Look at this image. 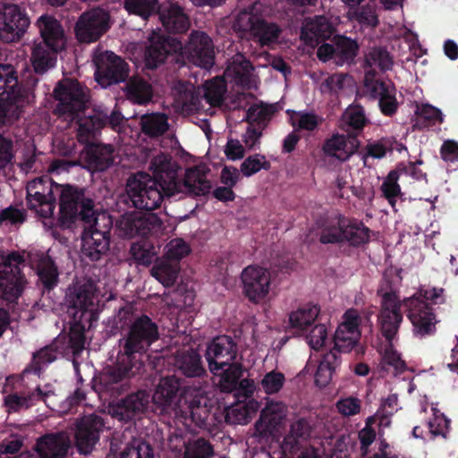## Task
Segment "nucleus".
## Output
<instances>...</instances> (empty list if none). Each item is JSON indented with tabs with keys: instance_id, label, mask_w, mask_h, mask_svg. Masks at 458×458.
Here are the masks:
<instances>
[{
	"instance_id": "obj_18",
	"label": "nucleus",
	"mask_w": 458,
	"mask_h": 458,
	"mask_svg": "<svg viewBox=\"0 0 458 458\" xmlns=\"http://www.w3.org/2000/svg\"><path fill=\"white\" fill-rule=\"evenodd\" d=\"M111 15L108 11L97 7L84 12L75 24V36L81 43L98 41L111 28Z\"/></svg>"
},
{
	"instance_id": "obj_60",
	"label": "nucleus",
	"mask_w": 458,
	"mask_h": 458,
	"mask_svg": "<svg viewBox=\"0 0 458 458\" xmlns=\"http://www.w3.org/2000/svg\"><path fill=\"white\" fill-rule=\"evenodd\" d=\"M165 249L166 250L163 257L171 261L177 262V264H180V261L191 252V247L182 238L171 240L165 246Z\"/></svg>"
},
{
	"instance_id": "obj_13",
	"label": "nucleus",
	"mask_w": 458,
	"mask_h": 458,
	"mask_svg": "<svg viewBox=\"0 0 458 458\" xmlns=\"http://www.w3.org/2000/svg\"><path fill=\"white\" fill-rule=\"evenodd\" d=\"M98 299L93 283L89 282L69 289L66 294L67 314L71 319L85 322L98 319Z\"/></svg>"
},
{
	"instance_id": "obj_63",
	"label": "nucleus",
	"mask_w": 458,
	"mask_h": 458,
	"mask_svg": "<svg viewBox=\"0 0 458 458\" xmlns=\"http://www.w3.org/2000/svg\"><path fill=\"white\" fill-rule=\"evenodd\" d=\"M414 295L429 305H440L445 301V289L441 287H420Z\"/></svg>"
},
{
	"instance_id": "obj_17",
	"label": "nucleus",
	"mask_w": 458,
	"mask_h": 458,
	"mask_svg": "<svg viewBox=\"0 0 458 458\" xmlns=\"http://www.w3.org/2000/svg\"><path fill=\"white\" fill-rule=\"evenodd\" d=\"M95 79L103 88L126 81L130 65L121 56L111 51L95 53Z\"/></svg>"
},
{
	"instance_id": "obj_8",
	"label": "nucleus",
	"mask_w": 458,
	"mask_h": 458,
	"mask_svg": "<svg viewBox=\"0 0 458 458\" xmlns=\"http://www.w3.org/2000/svg\"><path fill=\"white\" fill-rule=\"evenodd\" d=\"M53 96L58 102L54 114H79L89 108V91L76 79L60 80L54 89Z\"/></svg>"
},
{
	"instance_id": "obj_15",
	"label": "nucleus",
	"mask_w": 458,
	"mask_h": 458,
	"mask_svg": "<svg viewBox=\"0 0 458 458\" xmlns=\"http://www.w3.org/2000/svg\"><path fill=\"white\" fill-rule=\"evenodd\" d=\"M61 184L47 177H39L27 185V207L41 217L47 218L54 214L56 196Z\"/></svg>"
},
{
	"instance_id": "obj_30",
	"label": "nucleus",
	"mask_w": 458,
	"mask_h": 458,
	"mask_svg": "<svg viewBox=\"0 0 458 458\" xmlns=\"http://www.w3.org/2000/svg\"><path fill=\"white\" fill-rule=\"evenodd\" d=\"M157 15L168 34H184L190 29V17L184 7L177 2L165 1L161 3Z\"/></svg>"
},
{
	"instance_id": "obj_52",
	"label": "nucleus",
	"mask_w": 458,
	"mask_h": 458,
	"mask_svg": "<svg viewBox=\"0 0 458 458\" xmlns=\"http://www.w3.org/2000/svg\"><path fill=\"white\" fill-rule=\"evenodd\" d=\"M141 118V131L145 135L155 138L163 135L169 129L168 118L170 116H140Z\"/></svg>"
},
{
	"instance_id": "obj_57",
	"label": "nucleus",
	"mask_w": 458,
	"mask_h": 458,
	"mask_svg": "<svg viewBox=\"0 0 458 458\" xmlns=\"http://www.w3.org/2000/svg\"><path fill=\"white\" fill-rule=\"evenodd\" d=\"M113 458H154V450L148 442L139 440L126 446L118 456Z\"/></svg>"
},
{
	"instance_id": "obj_20",
	"label": "nucleus",
	"mask_w": 458,
	"mask_h": 458,
	"mask_svg": "<svg viewBox=\"0 0 458 458\" xmlns=\"http://www.w3.org/2000/svg\"><path fill=\"white\" fill-rule=\"evenodd\" d=\"M189 63L204 69H210L215 64V50L212 38L204 31L192 30L181 51Z\"/></svg>"
},
{
	"instance_id": "obj_23",
	"label": "nucleus",
	"mask_w": 458,
	"mask_h": 458,
	"mask_svg": "<svg viewBox=\"0 0 458 458\" xmlns=\"http://www.w3.org/2000/svg\"><path fill=\"white\" fill-rule=\"evenodd\" d=\"M170 96L175 114H195L202 106V95L191 82L172 81Z\"/></svg>"
},
{
	"instance_id": "obj_40",
	"label": "nucleus",
	"mask_w": 458,
	"mask_h": 458,
	"mask_svg": "<svg viewBox=\"0 0 458 458\" xmlns=\"http://www.w3.org/2000/svg\"><path fill=\"white\" fill-rule=\"evenodd\" d=\"M61 354V349L58 344L54 340L50 344L40 348L32 355L30 363L24 369V372H31L39 376L43 369L56 360L58 355Z\"/></svg>"
},
{
	"instance_id": "obj_37",
	"label": "nucleus",
	"mask_w": 458,
	"mask_h": 458,
	"mask_svg": "<svg viewBox=\"0 0 458 458\" xmlns=\"http://www.w3.org/2000/svg\"><path fill=\"white\" fill-rule=\"evenodd\" d=\"M182 388V383L177 375L162 377L156 386L152 400L162 408L172 406L176 403Z\"/></svg>"
},
{
	"instance_id": "obj_53",
	"label": "nucleus",
	"mask_w": 458,
	"mask_h": 458,
	"mask_svg": "<svg viewBox=\"0 0 458 458\" xmlns=\"http://www.w3.org/2000/svg\"><path fill=\"white\" fill-rule=\"evenodd\" d=\"M382 354L380 366L383 370L387 371L392 367L396 372L402 373L405 369V362L402 360L400 353L394 348L393 342H386Z\"/></svg>"
},
{
	"instance_id": "obj_29",
	"label": "nucleus",
	"mask_w": 458,
	"mask_h": 458,
	"mask_svg": "<svg viewBox=\"0 0 458 458\" xmlns=\"http://www.w3.org/2000/svg\"><path fill=\"white\" fill-rule=\"evenodd\" d=\"M377 72L373 69L366 71L364 85L372 98L378 99V106L383 114H394L398 108L395 89H390L383 81L376 79Z\"/></svg>"
},
{
	"instance_id": "obj_58",
	"label": "nucleus",
	"mask_w": 458,
	"mask_h": 458,
	"mask_svg": "<svg viewBox=\"0 0 458 458\" xmlns=\"http://www.w3.org/2000/svg\"><path fill=\"white\" fill-rule=\"evenodd\" d=\"M214 448L210 442L203 437L190 442L186 446L184 458H210Z\"/></svg>"
},
{
	"instance_id": "obj_46",
	"label": "nucleus",
	"mask_w": 458,
	"mask_h": 458,
	"mask_svg": "<svg viewBox=\"0 0 458 458\" xmlns=\"http://www.w3.org/2000/svg\"><path fill=\"white\" fill-rule=\"evenodd\" d=\"M271 117L272 116H243L241 122H246L248 123L243 140L249 148H254L259 142Z\"/></svg>"
},
{
	"instance_id": "obj_50",
	"label": "nucleus",
	"mask_w": 458,
	"mask_h": 458,
	"mask_svg": "<svg viewBox=\"0 0 458 458\" xmlns=\"http://www.w3.org/2000/svg\"><path fill=\"white\" fill-rule=\"evenodd\" d=\"M127 94L138 104H144L151 100L152 88L148 82L141 78H131L126 84Z\"/></svg>"
},
{
	"instance_id": "obj_56",
	"label": "nucleus",
	"mask_w": 458,
	"mask_h": 458,
	"mask_svg": "<svg viewBox=\"0 0 458 458\" xmlns=\"http://www.w3.org/2000/svg\"><path fill=\"white\" fill-rule=\"evenodd\" d=\"M271 168V163L261 154L249 156L241 164L240 171L246 177H250L260 170L268 171Z\"/></svg>"
},
{
	"instance_id": "obj_61",
	"label": "nucleus",
	"mask_w": 458,
	"mask_h": 458,
	"mask_svg": "<svg viewBox=\"0 0 458 458\" xmlns=\"http://www.w3.org/2000/svg\"><path fill=\"white\" fill-rule=\"evenodd\" d=\"M360 334H351V332H344L342 329H336L334 335V348L331 351H335L339 356L340 352H349L358 343Z\"/></svg>"
},
{
	"instance_id": "obj_6",
	"label": "nucleus",
	"mask_w": 458,
	"mask_h": 458,
	"mask_svg": "<svg viewBox=\"0 0 458 458\" xmlns=\"http://www.w3.org/2000/svg\"><path fill=\"white\" fill-rule=\"evenodd\" d=\"M368 122L367 116H341L338 126L346 132V135L334 133L329 139H327L322 147L324 154L340 161L349 159L360 148L357 137L361 133Z\"/></svg>"
},
{
	"instance_id": "obj_35",
	"label": "nucleus",
	"mask_w": 458,
	"mask_h": 458,
	"mask_svg": "<svg viewBox=\"0 0 458 458\" xmlns=\"http://www.w3.org/2000/svg\"><path fill=\"white\" fill-rule=\"evenodd\" d=\"M114 148L110 144H89L81 151V157L89 170L103 172L114 161Z\"/></svg>"
},
{
	"instance_id": "obj_31",
	"label": "nucleus",
	"mask_w": 458,
	"mask_h": 458,
	"mask_svg": "<svg viewBox=\"0 0 458 458\" xmlns=\"http://www.w3.org/2000/svg\"><path fill=\"white\" fill-rule=\"evenodd\" d=\"M95 321L85 322L78 319H71L69 333L59 335L55 340L61 349L62 355L72 354L73 357L81 355L85 348V332L92 327Z\"/></svg>"
},
{
	"instance_id": "obj_43",
	"label": "nucleus",
	"mask_w": 458,
	"mask_h": 458,
	"mask_svg": "<svg viewBox=\"0 0 458 458\" xmlns=\"http://www.w3.org/2000/svg\"><path fill=\"white\" fill-rule=\"evenodd\" d=\"M180 271V264L163 257L156 260L150 274L165 287H171L176 283Z\"/></svg>"
},
{
	"instance_id": "obj_9",
	"label": "nucleus",
	"mask_w": 458,
	"mask_h": 458,
	"mask_svg": "<svg viewBox=\"0 0 458 458\" xmlns=\"http://www.w3.org/2000/svg\"><path fill=\"white\" fill-rule=\"evenodd\" d=\"M0 263V298L16 301L22 294L27 280L21 267L25 266L24 256L19 251H11L2 257Z\"/></svg>"
},
{
	"instance_id": "obj_54",
	"label": "nucleus",
	"mask_w": 458,
	"mask_h": 458,
	"mask_svg": "<svg viewBox=\"0 0 458 458\" xmlns=\"http://www.w3.org/2000/svg\"><path fill=\"white\" fill-rule=\"evenodd\" d=\"M311 433V427L306 419H299L293 422L289 435L284 438V445L293 448L300 440H307Z\"/></svg>"
},
{
	"instance_id": "obj_19",
	"label": "nucleus",
	"mask_w": 458,
	"mask_h": 458,
	"mask_svg": "<svg viewBox=\"0 0 458 458\" xmlns=\"http://www.w3.org/2000/svg\"><path fill=\"white\" fill-rule=\"evenodd\" d=\"M109 427L106 420L96 413L84 415L75 424L74 445L81 454H89L99 443L101 434Z\"/></svg>"
},
{
	"instance_id": "obj_64",
	"label": "nucleus",
	"mask_w": 458,
	"mask_h": 458,
	"mask_svg": "<svg viewBox=\"0 0 458 458\" xmlns=\"http://www.w3.org/2000/svg\"><path fill=\"white\" fill-rule=\"evenodd\" d=\"M130 253L138 265L149 266L156 257L154 248H145L141 244L132 243Z\"/></svg>"
},
{
	"instance_id": "obj_47",
	"label": "nucleus",
	"mask_w": 458,
	"mask_h": 458,
	"mask_svg": "<svg viewBox=\"0 0 458 458\" xmlns=\"http://www.w3.org/2000/svg\"><path fill=\"white\" fill-rule=\"evenodd\" d=\"M124 9L130 13L148 20L149 17L158 13L161 3L159 0H124Z\"/></svg>"
},
{
	"instance_id": "obj_7",
	"label": "nucleus",
	"mask_w": 458,
	"mask_h": 458,
	"mask_svg": "<svg viewBox=\"0 0 458 458\" xmlns=\"http://www.w3.org/2000/svg\"><path fill=\"white\" fill-rule=\"evenodd\" d=\"M253 9L250 6L239 12L233 23V30L241 38L254 40L261 46L276 42L281 33L279 26L254 13Z\"/></svg>"
},
{
	"instance_id": "obj_41",
	"label": "nucleus",
	"mask_w": 458,
	"mask_h": 458,
	"mask_svg": "<svg viewBox=\"0 0 458 458\" xmlns=\"http://www.w3.org/2000/svg\"><path fill=\"white\" fill-rule=\"evenodd\" d=\"M245 369L242 362L230 361L226 366L218 371L211 372L213 376L218 377V386L224 393H233L237 386L238 380L243 377Z\"/></svg>"
},
{
	"instance_id": "obj_27",
	"label": "nucleus",
	"mask_w": 458,
	"mask_h": 458,
	"mask_svg": "<svg viewBox=\"0 0 458 458\" xmlns=\"http://www.w3.org/2000/svg\"><path fill=\"white\" fill-rule=\"evenodd\" d=\"M287 413V406L282 401L267 399L266 405L255 423L256 437L261 438L272 435L281 425Z\"/></svg>"
},
{
	"instance_id": "obj_28",
	"label": "nucleus",
	"mask_w": 458,
	"mask_h": 458,
	"mask_svg": "<svg viewBox=\"0 0 458 458\" xmlns=\"http://www.w3.org/2000/svg\"><path fill=\"white\" fill-rule=\"evenodd\" d=\"M71 449V438L64 431L46 433L34 445L36 454L40 458H67Z\"/></svg>"
},
{
	"instance_id": "obj_55",
	"label": "nucleus",
	"mask_w": 458,
	"mask_h": 458,
	"mask_svg": "<svg viewBox=\"0 0 458 458\" xmlns=\"http://www.w3.org/2000/svg\"><path fill=\"white\" fill-rule=\"evenodd\" d=\"M365 62L368 66L378 67L382 72L392 69L393 61L388 51L383 47H374L366 55Z\"/></svg>"
},
{
	"instance_id": "obj_33",
	"label": "nucleus",
	"mask_w": 458,
	"mask_h": 458,
	"mask_svg": "<svg viewBox=\"0 0 458 458\" xmlns=\"http://www.w3.org/2000/svg\"><path fill=\"white\" fill-rule=\"evenodd\" d=\"M185 403L187 404L186 411H183L185 418L190 419L199 428L209 429L214 424L211 414L213 406L209 399L197 392L194 395H186Z\"/></svg>"
},
{
	"instance_id": "obj_42",
	"label": "nucleus",
	"mask_w": 458,
	"mask_h": 458,
	"mask_svg": "<svg viewBox=\"0 0 458 458\" xmlns=\"http://www.w3.org/2000/svg\"><path fill=\"white\" fill-rule=\"evenodd\" d=\"M344 242L354 248L367 244L370 240L371 230L363 222L346 216Z\"/></svg>"
},
{
	"instance_id": "obj_39",
	"label": "nucleus",
	"mask_w": 458,
	"mask_h": 458,
	"mask_svg": "<svg viewBox=\"0 0 458 458\" xmlns=\"http://www.w3.org/2000/svg\"><path fill=\"white\" fill-rule=\"evenodd\" d=\"M346 216L338 214L335 217L326 219L320 226L319 242L322 244H336L344 242Z\"/></svg>"
},
{
	"instance_id": "obj_36",
	"label": "nucleus",
	"mask_w": 458,
	"mask_h": 458,
	"mask_svg": "<svg viewBox=\"0 0 458 458\" xmlns=\"http://www.w3.org/2000/svg\"><path fill=\"white\" fill-rule=\"evenodd\" d=\"M174 367L176 374L186 378L204 379L208 377L201 355L192 349L178 354Z\"/></svg>"
},
{
	"instance_id": "obj_5",
	"label": "nucleus",
	"mask_w": 458,
	"mask_h": 458,
	"mask_svg": "<svg viewBox=\"0 0 458 458\" xmlns=\"http://www.w3.org/2000/svg\"><path fill=\"white\" fill-rule=\"evenodd\" d=\"M60 208V223L71 227L77 221L83 224L91 223L98 214L95 209L94 200L87 197L85 189L70 184L61 185L58 190Z\"/></svg>"
},
{
	"instance_id": "obj_11",
	"label": "nucleus",
	"mask_w": 458,
	"mask_h": 458,
	"mask_svg": "<svg viewBox=\"0 0 458 458\" xmlns=\"http://www.w3.org/2000/svg\"><path fill=\"white\" fill-rule=\"evenodd\" d=\"M182 50V43L178 38L164 33L154 32L145 48V68L148 70L157 69L168 59H171V62H175L179 66L184 65Z\"/></svg>"
},
{
	"instance_id": "obj_38",
	"label": "nucleus",
	"mask_w": 458,
	"mask_h": 458,
	"mask_svg": "<svg viewBox=\"0 0 458 458\" xmlns=\"http://www.w3.org/2000/svg\"><path fill=\"white\" fill-rule=\"evenodd\" d=\"M331 29L325 17L316 16L302 28L301 37L307 45L314 47L331 37Z\"/></svg>"
},
{
	"instance_id": "obj_62",
	"label": "nucleus",
	"mask_w": 458,
	"mask_h": 458,
	"mask_svg": "<svg viewBox=\"0 0 458 458\" xmlns=\"http://www.w3.org/2000/svg\"><path fill=\"white\" fill-rule=\"evenodd\" d=\"M284 382L285 377L282 372L272 370L264 376L260 385L266 394H274L283 388Z\"/></svg>"
},
{
	"instance_id": "obj_2",
	"label": "nucleus",
	"mask_w": 458,
	"mask_h": 458,
	"mask_svg": "<svg viewBox=\"0 0 458 458\" xmlns=\"http://www.w3.org/2000/svg\"><path fill=\"white\" fill-rule=\"evenodd\" d=\"M160 337L157 324L148 315L135 316L122 334L116 360L106 366L98 377L101 391L112 397L121 394L126 380L145 371V360L150 346Z\"/></svg>"
},
{
	"instance_id": "obj_12",
	"label": "nucleus",
	"mask_w": 458,
	"mask_h": 458,
	"mask_svg": "<svg viewBox=\"0 0 458 458\" xmlns=\"http://www.w3.org/2000/svg\"><path fill=\"white\" fill-rule=\"evenodd\" d=\"M162 230V219L152 212H125L115 223V231L118 236L123 238L158 235Z\"/></svg>"
},
{
	"instance_id": "obj_26",
	"label": "nucleus",
	"mask_w": 458,
	"mask_h": 458,
	"mask_svg": "<svg viewBox=\"0 0 458 458\" xmlns=\"http://www.w3.org/2000/svg\"><path fill=\"white\" fill-rule=\"evenodd\" d=\"M149 400L150 395L147 391L138 390L117 401H113L110 403V410L114 418L128 422L144 413Z\"/></svg>"
},
{
	"instance_id": "obj_34",
	"label": "nucleus",
	"mask_w": 458,
	"mask_h": 458,
	"mask_svg": "<svg viewBox=\"0 0 458 458\" xmlns=\"http://www.w3.org/2000/svg\"><path fill=\"white\" fill-rule=\"evenodd\" d=\"M72 121L78 118L76 138L79 143L88 147L89 144H97L96 140L100 133V128L103 125V118H110L112 123L118 124L122 121H128L130 118H137L138 116H70Z\"/></svg>"
},
{
	"instance_id": "obj_32",
	"label": "nucleus",
	"mask_w": 458,
	"mask_h": 458,
	"mask_svg": "<svg viewBox=\"0 0 458 458\" xmlns=\"http://www.w3.org/2000/svg\"><path fill=\"white\" fill-rule=\"evenodd\" d=\"M254 66L247 57L237 53L227 63L225 75L242 89H250L256 87Z\"/></svg>"
},
{
	"instance_id": "obj_10",
	"label": "nucleus",
	"mask_w": 458,
	"mask_h": 458,
	"mask_svg": "<svg viewBox=\"0 0 458 458\" xmlns=\"http://www.w3.org/2000/svg\"><path fill=\"white\" fill-rule=\"evenodd\" d=\"M112 221L105 214L98 215L91 223L84 224L81 254L90 261H98L106 254L110 245Z\"/></svg>"
},
{
	"instance_id": "obj_16",
	"label": "nucleus",
	"mask_w": 458,
	"mask_h": 458,
	"mask_svg": "<svg viewBox=\"0 0 458 458\" xmlns=\"http://www.w3.org/2000/svg\"><path fill=\"white\" fill-rule=\"evenodd\" d=\"M407 318L412 326V334L418 338L432 336L437 332L439 322L433 308L417 295L403 301Z\"/></svg>"
},
{
	"instance_id": "obj_25",
	"label": "nucleus",
	"mask_w": 458,
	"mask_h": 458,
	"mask_svg": "<svg viewBox=\"0 0 458 458\" xmlns=\"http://www.w3.org/2000/svg\"><path fill=\"white\" fill-rule=\"evenodd\" d=\"M243 293L252 303H259L268 294L270 289V273L259 266H249L242 272Z\"/></svg>"
},
{
	"instance_id": "obj_51",
	"label": "nucleus",
	"mask_w": 458,
	"mask_h": 458,
	"mask_svg": "<svg viewBox=\"0 0 458 458\" xmlns=\"http://www.w3.org/2000/svg\"><path fill=\"white\" fill-rule=\"evenodd\" d=\"M402 169L395 167L394 170H391L381 185L383 196L392 207H394L396 198L402 194L401 186L398 183V180L402 175L400 174Z\"/></svg>"
},
{
	"instance_id": "obj_49",
	"label": "nucleus",
	"mask_w": 458,
	"mask_h": 458,
	"mask_svg": "<svg viewBox=\"0 0 458 458\" xmlns=\"http://www.w3.org/2000/svg\"><path fill=\"white\" fill-rule=\"evenodd\" d=\"M358 51L359 46L356 41L346 37L340 38L335 44V64L338 66L352 64Z\"/></svg>"
},
{
	"instance_id": "obj_48",
	"label": "nucleus",
	"mask_w": 458,
	"mask_h": 458,
	"mask_svg": "<svg viewBox=\"0 0 458 458\" xmlns=\"http://www.w3.org/2000/svg\"><path fill=\"white\" fill-rule=\"evenodd\" d=\"M318 313L319 309L316 305L298 309L289 315L290 326L301 332H304L313 324Z\"/></svg>"
},
{
	"instance_id": "obj_45",
	"label": "nucleus",
	"mask_w": 458,
	"mask_h": 458,
	"mask_svg": "<svg viewBox=\"0 0 458 458\" xmlns=\"http://www.w3.org/2000/svg\"><path fill=\"white\" fill-rule=\"evenodd\" d=\"M38 282L43 292H50L57 286L59 273L56 265L50 258L40 259L37 267Z\"/></svg>"
},
{
	"instance_id": "obj_21",
	"label": "nucleus",
	"mask_w": 458,
	"mask_h": 458,
	"mask_svg": "<svg viewBox=\"0 0 458 458\" xmlns=\"http://www.w3.org/2000/svg\"><path fill=\"white\" fill-rule=\"evenodd\" d=\"M402 305L395 292L390 291L382 294L377 321L381 335L386 342H394L398 334L403 322Z\"/></svg>"
},
{
	"instance_id": "obj_1",
	"label": "nucleus",
	"mask_w": 458,
	"mask_h": 458,
	"mask_svg": "<svg viewBox=\"0 0 458 458\" xmlns=\"http://www.w3.org/2000/svg\"><path fill=\"white\" fill-rule=\"evenodd\" d=\"M180 166L169 155L160 154L150 163L153 175L139 172L131 175L126 182V193L120 198L130 208L150 212L160 208L165 199H181L185 195L205 196L211 183L206 174L198 167L189 168L183 180H180Z\"/></svg>"
},
{
	"instance_id": "obj_3",
	"label": "nucleus",
	"mask_w": 458,
	"mask_h": 458,
	"mask_svg": "<svg viewBox=\"0 0 458 458\" xmlns=\"http://www.w3.org/2000/svg\"><path fill=\"white\" fill-rule=\"evenodd\" d=\"M203 100L211 107H218L221 111L246 110L245 114H276L283 110L280 102L265 103L256 99L252 93H227L226 81L221 77H216L205 83Z\"/></svg>"
},
{
	"instance_id": "obj_4",
	"label": "nucleus",
	"mask_w": 458,
	"mask_h": 458,
	"mask_svg": "<svg viewBox=\"0 0 458 458\" xmlns=\"http://www.w3.org/2000/svg\"><path fill=\"white\" fill-rule=\"evenodd\" d=\"M36 27L40 40L32 48L31 64L35 73L43 75L55 66L57 55L66 47L67 37L62 22L48 13L38 18Z\"/></svg>"
},
{
	"instance_id": "obj_14",
	"label": "nucleus",
	"mask_w": 458,
	"mask_h": 458,
	"mask_svg": "<svg viewBox=\"0 0 458 458\" xmlns=\"http://www.w3.org/2000/svg\"><path fill=\"white\" fill-rule=\"evenodd\" d=\"M23 379L10 376L6 378V384L4 386V392L9 391L10 393L4 396V403L9 411H20L21 410H27L39 402L47 403V399L54 394L52 390L42 389L39 386L30 390L24 387Z\"/></svg>"
},
{
	"instance_id": "obj_59",
	"label": "nucleus",
	"mask_w": 458,
	"mask_h": 458,
	"mask_svg": "<svg viewBox=\"0 0 458 458\" xmlns=\"http://www.w3.org/2000/svg\"><path fill=\"white\" fill-rule=\"evenodd\" d=\"M355 10L352 13V18L360 25L367 27H377L378 18L376 13L375 3H367L364 5L354 7Z\"/></svg>"
},
{
	"instance_id": "obj_22",
	"label": "nucleus",
	"mask_w": 458,
	"mask_h": 458,
	"mask_svg": "<svg viewBox=\"0 0 458 458\" xmlns=\"http://www.w3.org/2000/svg\"><path fill=\"white\" fill-rule=\"evenodd\" d=\"M28 15L16 4H0V40L5 43L19 41L30 26Z\"/></svg>"
},
{
	"instance_id": "obj_44",
	"label": "nucleus",
	"mask_w": 458,
	"mask_h": 458,
	"mask_svg": "<svg viewBox=\"0 0 458 458\" xmlns=\"http://www.w3.org/2000/svg\"><path fill=\"white\" fill-rule=\"evenodd\" d=\"M339 365L340 357L335 351L324 353L315 374L316 386L320 388L326 387L330 383L333 373Z\"/></svg>"
},
{
	"instance_id": "obj_24",
	"label": "nucleus",
	"mask_w": 458,
	"mask_h": 458,
	"mask_svg": "<svg viewBox=\"0 0 458 458\" xmlns=\"http://www.w3.org/2000/svg\"><path fill=\"white\" fill-rule=\"evenodd\" d=\"M238 355V346L233 337L221 335L207 344L205 359L210 372L218 371L228 362L234 361Z\"/></svg>"
}]
</instances>
